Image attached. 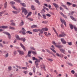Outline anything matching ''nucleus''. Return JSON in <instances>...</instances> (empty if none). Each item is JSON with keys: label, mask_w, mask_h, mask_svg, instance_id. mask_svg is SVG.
<instances>
[{"label": "nucleus", "mask_w": 77, "mask_h": 77, "mask_svg": "<svg viewBox=\"0 0 77 77\" xmlns=\"http://www.w3.org/2000/svg\"><path fill=\"white\" fill-rule=\"evenodd\" d=\"M16 38L17 39V40H18L19 41H20H20H23V42H25L26 40V38H20V37H19V36L18 35H16Z\"/></svg>", "instance_id": "nucleus-1"}, {"label": "nucleus", "mask_w": 77, "mask_h": 77, "mask_svg": "<svg viewBox=\"0 0 77 77\" xmlns=\"http://www.w3.org/2000/svg\"><path fill=\"white\" fill-rule=\"evenodd\" d=\"M40 61H41V60L40 59L38 60L37 59L36 61H35V65L36 66V68H39V66H38V65H39V63H38V62L39 63L40 62Z\"/></svg>", "instance_id": "nucleus-2"}, {"label": "nucleus", "mask_w": 77, "mask_h": 77, "mask_svg": "<svg viewBox=\"0 0 77 77\" xmlns=\"http://www.w3.org/2000/svg\"><path fill=\"white\" fill-rule=\"evenodd\" d=\"M21 10L22 11V13L24 12L25 15H26L27 14H28L27 10H26V9L24 7L22 8Z\"/></svg>", "instance_id": "nucleus-3"}, {"label": "nucleus", "mask_w": 77, "mask_h": 77, "mask_svg": "<svg viewBox=\"0 0 77 77\" xmlns=\"http://www.w3.org/2000/svg\"><path fill=\"white\" fill-rule=\"evenodd\" d=\"M65 36H66V35L64 32H61V34H60L58 37L61 38V37H65Z\"/></svg>", "instance_id": "nucleus-4"}, {"label": "nucleus", "mask_w": 77, "mask_h": 77, "mask_svg": "<svg viewBox=\"0 0 77 77\" xmlns=\"http://www.w3.org/2000/svg\"><path fill=\"white\" fill-rule=\"evenodd\" d=\"M60 20L62 24L64 23L66 27V22H65V20H62L61 18H60Z\"/></svg>", "instance_id": "nucleus-5"}, {"label": "nucleus", "mask_w": 77, "mask_h": 77, "mask_svg": "<svg viewBox=\"0 0 77 77\" xmlns=\"http://www.w3.org/2000/svg\"><path fill=\"white\" fill-rule=\"evenodd\" d=\"M5 34H6L7 35H8V36L9 39H11V35L9 33L6 32H5Z\"/></svg>", "instance_id": "nucleus-6"}, {"label": "nucleus", "mask_w": 77, "mask_h": 77, "mask_svg": "<svg viewBox=\"0 0 77 77\" xmlns=\"http://www.w3.org/2000/svg\"><path fill=\"white\" fill-rule=\"evenodd\" d=\"M32 53V51H28V52L27 54V56L28 57H31V53Z\"/></svg>", "instance_id": "nucleus-7"}, {"label": "nucleus", "mask_w": 77, "mask_h": 77, "mask_svg": "<svg viewBox=\"0 0 77 77\" xmlns=\"http://www.w3.org/2000/svg\"><path fill=\"white\" fill-rule=\"evenodd\" d=\"M61 42L63 44H66V42L65 41V40L63 38H61Z\"/></svg>", "instance_id": "nucleus-8"}, {"label": "nucleus", "mask_w": 77, "mask_h": 77, "mask_svg": "<svg viewBox=\"0 0 77 77\" xmlns=\"http://www.w3.org/2000/svg\"><path fill=\"white\" fill-rule=\"evenodd\" d=\"M8 26H0V29H8Z\"/></svg>", "instance_id": "nucleus-9"}, {"label": "nucleus", "mask_w": 77, "mask_h": 77, "mask_svg": "<svg viewBox=\"0 0 77 77\" xmlns=\"http://www.w3.org/2000/svg\"><path fill=\"white\" fill-rule=\"evenodd\" d=\"M59 50L61 53H63V54H65V51L64 49L60 48L59 49Z\"/></svg>", "instance_id": "nucleus-10"}, {"label": "nucleus", "mask_w": 77, "mask_h": 77, "mask_svg": "<svg viewBox=\"0 0 77 77\" xmlns=\"http://www.w3.org/2000/svg\"><path fill=\"white\" fill-rule=\"evenodd\" d=\"M20 46H21V47H22V48H23V50H24V51H26V48H25V47H24V45H23V44L20 43Z\"/></svg>", "instance_id": "nucleus-11"}, {"label": "nucleus", "mask_w": 77, "mask_h": 77, "mask_svg": "<svg viewBox=\"0 0 77 77\" xmlns=\"http://www.w3.org/2000/svg\"><path fill=\"white\" fill-rule=\"evenodd\" d=\"M23 25H24V21H23V20H22L21 22L19 24V26H23Z\"/></svg>", "instance_id": "nucleus-12"}, {"label": "nucleus", "mask_w": 77, "mask_h": 77, "mask_svg": "<svg viewBox=\"0 0 77 77\" xmlns=\"http://www.w3.org/2000/svg\"><path fill=\"white\" fill-rule=\"evenodd\" d=\"M18 52L20 55H23L24 54V52L22 51H18Z\"/></svg>", "instance_id": "nucleus-13"}, {"label": "nucleus", "mask_w": 77, "mask_h": 77, "mask_svg": "<svg viewBox=\"0 0 77 77\" xmlns=\"http://www.w3.org/2000/svg\"><path fill=\"white\" fill-rule=\"evenodd\" d=\"M22 29L23 31L22 32L23 35H26V33L25 32H26V30L25 29H24V28H23Z\"/></svg>", "instance_id": "nucleus-14"}, {"label": "nucleus", "mask_w": 77, "mask_h": 77, "mask_svg": "<svg viewBox=\"0 0 77 77\" xmlns=\"http://www.w3.org/2000/svg\"><path fill=\"white\" fill-rule=\"evenodd\" d=\"M53 5L54 6H55V8H59V6H58V5H57L55 3H53Z\"/></svg>", "instance_id": "nucleus-15"}, {"label": "nucleus", "mask_w": 77, "mask_h": 77, "mask_svg": "<svg viewBox=\"0 0 77 77\" xmlns=\"http://www.w3.org/2000/svg\"><path fill=\"white\" fill-rule=\"evenodd\" d=\"M69 25L70 27V28L72 30V29H73V27L74 28V27L75 26H74V25H73L71 24H69Z\"/></svg>", "instance_id": "nucleus-16"}, {"label": "nucleus", "mask_w": 77, "mask_h": 77, "mask_svg": "<svg viewBox=\"0 0 77 77\" xmlns=\"http://www.w3.org/2000/svg\"><path fill=\"white\" fill-rule=\"evenodd\" d=\"M70 18L72 20L75 21H77V20H76L75 18L74 17L72 16H71Z\"/></svg>", "instance_id": "nucleus-17"}, {"label": "nucleus", "mask_w": 77, "mask_h": 77, "mask_svg": "<svg viewBox=\"0 0 77 77\" xmlns=\"http://www.w3.org/2000/svg\"><path fill=\"white\" fill-rule=\"evenodd\" d=\"M45 9H44V8H43L42 10L41 13V14H45Z\"/></svg>", "instance_id": "nucleus-18"}, {"label": "nucleus", "mask_w": 77, "mask_h": 77, "mask_svg": "<svg viewBox=\"0 0 77 77\" xmlns=\"http://www.w3.org/2000/svg\"><path fill=\"white\" fill-rule=\"evenodd\" d=\"M15 2L14 1H11L10 2V4L11 5H15Z\"/></svg>", "instance_id": "nucleus-19"}, {"label": "nucleus", "mask_w": 77, "mask_h": 77, "mask_svg": "<svg viewBox=\"0 0 77 77\" xmlns=\"http://www.w3.org/2000/svg\"><path fill=\"white\" fill-rule=\"evenodd\" d=\"M61 5L62 6H63V7L65 9H68V8H67V7H66V6L64 5L63 4H61Z\"/></svg>", "instance_id": "nucleus-20"}, {"label": "nucleus", "mask_w": 77, "mask_h": 77, "mask_svg": "<svg viewBox=\"0 0 77 77\" xmlns=\"http://www.w3.org/2000/svg\"><path fill=\"white\" fill-rule=\"evenodd\" d=\"M56 47L57 48H62V47H63V45H57V46H56Z\"/></svg>", "instance_id": "nucleus-21"}, {"label": "nucleus", "mask_w": 77, "mask_h": 77, "mask_svg": "<svg viewBox=\"0 0 77 77\" xmlns=\"http://www.w3.org/2000/svg\"><path fill=\"white\" fill-rule=\"evenodd\" d=\"M32 53L33 54H34V55H36V54H37V53L36 51H32Z\"/></svg>", "instance_id": "nucleus-22"}, {"label": "nucleus", "mask_w": 77, "mask_h": 77, "mask_svg": "<svg viewBox=\"0 0 77 77\" xmlns=\"http://www.w3.org/2000/svg\"><path fill=\"white\" fill-rule=\"evenodd\" d=\"M20 5H22L23 7H26V4L24 3H20Z\"/></svg>", "instance_id": "nucleus-23"}, {"label": "nucleus", "mask_w": 77, "mask_h": 77, "mask_svg": "<svg viewBox=\"0 0 77 77\" xmlns=\"http://www.w3.org/2000/svg\"><path fill=\"white\" fill-rule=\"evenodd\" d=\"M50 49H51V50H52V51L53 52H54V53H56V50H55L54 49L51 48H50Z\"/></svg>", "instance_id": "nucleus-24"}, {"label": "nucleus", "mask_w": 77, "mask_h": 77, "mask_svg": "<svg viewBox=\"0 0 77 77\" xmlns=\"http://www.w3.org/2000/svg\"><path fill=\"white\" fill-rule=\"evenodd\" d=\"M31 14H32L31 12H29L28 14L26 16V18H28V17H29V16H30V15H31Z\"/></svg>", "instance_id": "nucleus-25"}, {"label": "nucleus", "mask_w": 77, "mask_h": 77, "mask_svg": "<svg viewBox=\"0 0 77 77\" xmlns=\"http://www.w3.org/2000/svg\"><path fill=\"white\" fill-rule=\"evenodd\" d=\"M38 25H33L32 26H31V28H34V27H37Z\"/></svg>", "instance_id": "nucleus-26"}, {"label": "nucleus", "mask_w": 77, "mask_h": 77, "mask_svg": "<svg viewBox=\"0 0 77 77\" xmlns=\"http://www.w3.org/2000/svg\"><path fill=\"white\" fill-rule=\"evenodd\" d=\"M7 2H5V3L4 4L5 8H6L7 7Z\"/></svg>", "instance_id": "nucleus-27"}, {"label": "nucleus", "mask_w": 77, "mask_h": 77, "mask_svg": "<svg viewBox=\"0 0 77 77\" xmlns=\"http://www.w3.org/2000/svg\"><path fill=\"white\" fill-rule=\"evenodd\" d=\"M10 29H11V30H15V28L13 27H11V26H10Z\"/></svg>", "instance_id": "nucleus-28"}, {"label": "nucleus", "mask_w": 77, "mask_h": 77, "mask_svg": "<svg viewBox=\"0 0 77 77\" xmlns=\"http://www.w3.org/2000/svg\"><path fill=\"white\" fill-rule=\"evenodd\" d=\"M35 2L37 3H38V5H40V2H39V1L38 0H35Z\"/></svg>", "instance_id": "nucleus-29"}, {"label": "nucleus", "mask_w": 77, "mask_h": 77, "mask_svg": "<svg viewBox=\"0 0 77 77\" xmlns=\"http://www.w3.org/2000/svg\"><path fill=\"white\" fill-rule=\"evenodd\" d=\"M14 1H15V2H17V3H21V1L20 0H13Z\"/></svg>", "instance_id": "nucleus-30"}, {"label": "nucleus", "mask_w": 77, "mask_h": 77, "mask_svg": "<svg viewBox=\"0 0 77 77\" xmlns=\"http://www.w3.org/2000/svg\"><path fill=\"white\" fill-rule=\"evenodd\" d=\"M74 13V12L72 11L71 13H69V15H73V14Z\"/></svg>", "instance_id": "nucleus-31"}, {"label": "nucleus", "mask_w": 77, "mask_h": 77, "mask_svg": "<svg viewBox=\"0 0 77 77\" xmlns=\"http://www.w3.org/2000/svg\"><path fill=\"white\" fill-rule=\"evenodd\" d=\"M39 29H35L33 30V32H38L39 31Z\"/></svg>", "instance_id": "nucleus-32"}, {"label": "nucleus", "mask_w": 77, "mask_h": 77, "mask_svg": "<svg viewBox=\"0 0 77 77\" xmlns=\"http://www.w3.org/2000/svg\"><path fill=\"white\" fill-rule=\"evenodd\" d=\"M46 50L47 51V52L49 53V54H51L52 53V52H51L50 51L48 50V49H46Z\"/></svg>", "instance_id": "nucleus-33"}, {"label": "nucleus", "mask_w": 77, "mask_h": 77, "mask_svg": "<svg viewBox=\"0 0 77 77\" xmlns=\"http://www.w3.org/2000/svg\"><path fill=\"white\" fill-rule=\"evenodd\" d=\"M39 31L40 33H41V34H42V33H43V31H42V29H39Z\"/></svg>", "instance_id": "nucleus-34"}, {"label": "nucleus", "mask_w": 77, "mask_h": 77, "mask_svg": "<svg viewBox=\"0 0 77 77\" xmlns=\"http://www.w3.org/2000/svg\"><path fill=\"white\" fill-rule=\"evenodd\" d=\"M10 25H12L14 26H15V23L12 22L11 23Z\"/></svg>", "instance_id": "nucleus-35"}, {"label": "nucleus", "mask_w": 77, "mask_h": 77, "mask_svg": "<svg viewBox=\"0 0 77 77\" xmlns=\"http://www.w3.org/2000/svg\"><path fill=\"white\" fill-rule=\"evenodd\" d=\"M31 9L32 10H35V8L34 7V6L32 5L31 7Z\"/></svg>", "instance_id": "nucleus-36"}, {"label": "nucleus", "mask_w": 77, "mask_h": 77, "mask_svg": "<svg viewBox=\"0 0 77 77\" xmlns=\"http://www.w3.org/2000/svg\"><path fill=\"white\" fill-rule=\"evenodd\" d=\"M66 3L67 5H69V6H70V5H72V3L69 2H67Z\"/></svg>", "instance_id": "nucleus-37"}, {"label": "nucleus", "mask_w": 77, "mask_h": 77, "mask_svg": "<svg viewBox=\"0 0 77 77\" xmlns=\"http://www.w3.org/2000/svg\"><path fill=\"white\" fill-rule=\"evenodd\" d=\"M4 14V11H1L0 12V16L2 17V14Z\"/></svg>", "instance_id": "nucleus-38"}, {"label": "nucleus", "mask_w": 77, "mask_h": 77, "mask_svg": "<svg viewBox=\"0 0 77 77\" xmlns=\"http://www.w3.org/2000/svg\"><path fill=\"white\" fill-rule=\"evenodd\" d=\"M32 59L33 60H37V58H35V57H32Z\"/></svg>", "instance_id": "nucleus-39"}, {"label": "nucleus", "mask_w": 77, "mask_h": 77, "mask_svg": "<svg viewBox=\"0 0 77 77\" xmlns=\"http://www.w3.org/2000/svg\"><path fill=\"white\" fill-rule=\"evenodd\" d=\"M26 33H29V34H32V32L29 31H28Z\"/></svg>", "instance_id": "nucleus-40"}, {"label": "nucleus", "mask_w": 77, "mask_h": 77, "mask_svg": "<svg viewBox=\"0 0 77 77\" xmlns=\"http://www.w3.org/2000/svg\"><path fill=\"white\" fill-rule=\"evenodd\" d=\"M67 42L69 45H72V43L71 42Z\"/></svg>", "instance_id": "nucleus-41"}, {"label": "nucleus", "mask_w": 77, "mask_h": 77, "mask_svg": "<svg viewBox=\"0 0 77 77\" xmlns=\"http://www.w3.org/2000/svg\"><path fill=\"white\" fill-rule=\"evenodd\" d=\"M35 69H36V68H35V67H34V68L33 69V71L34 72V74L35 73Z\"/></svg>", "instance_id": "nucleus-42"}, {"label": "nucleus", "mask_w": 77, "mask_h": 77, "mask_svg": "<svg viewBox=\"0 0 77 77\" xmlns=\"http://www.w3.org/2000/svg\"><path fill=\"white\" fill-rule=\"evenodd\" d=\"M43 8H44L47 11H48V9L45 7V6H43Z\"/></svg>", "instance_id": "nucleus-43"}, {"label": "nucleus", "mask_w": 77, "mask_h": 77, "mask_svg": "<svg viewBox=\"0 0 77 77\" xmlns=\"http://www.w3.org/2000/svg\"><path fill=\"white\" fill-rule=\"evenodd\" d=\"M52 44H54V45L55 46H56H56H57V45H56V43L55 42H54V41H53V42H52Z\"/></svg>", "instance_id": "nucleus-44"}, {"label": "nucleus", "mask_w": 77, "mask_h": 77, "mask_svg": "<svg viewBox=\"0 0 77 77\" xmlns=\"http://www.w3.org/2000/svg\"><path fill=\"white\" fill-rule=\"evenodd\" d=\"M42 23H44V24H47V23H48V21H43V22H42Z\"/></svg>", "instance_id": "nucleus-45"}, {"label": "nucleus", "mask_w": 77, "mask_h": 77, "mask_svg": "<svg viewBox=\"0 0 77 77\" xmlns=\"http://www.w3.org/2000/svg\"><path fill=\"white\" fill-rule=\"evenodd\" d=\"M43 16L44 19H46V16L45 14H43Z\"/></svg>", "instance_id": "nucleus-46"}, {"label": "nucleus", "mask_w": 77, "mask_h": 77, "mask_svg": "<svg viewBox=\"0 0 77 77\" xmlns=\"http://www.w3.org/2000/svg\"><path fill=\"white\" fill-rule=\"evenodd\" d=\"M60 57L62 58V57H63V55L62 54H60Z\"/></svg>", "instance_id": "nucleus-47"}, {"label": "nucleus", "mask_w": 77, "mask_h": 77, "mask_svg": "<svg viewBox=\"0 0 77 77\" xmlns=\"http://www.w3.org/2000/svg\"><path fill=\"white\" fill-rule=\"evenodd\" d=\"M74 28L75 29V31H76V32H77V27H75V26H74Z\"/></svg>", "instance_id": "nucleus-48"}, {"label": "nucleus", "mask_w": 77, "mask_h": 77, "mask_svg": "<svg viewBox=\"0 0 77 77\" xmlns=\"http://www.w3.org/2000/svg\"><path fill=\"white\" fill-rule=\"evenodd\" d=\"M46 16L48 17H51V15L50 14H46Z\"/></svg>", "instance_id": "nucleus-49"}, {"label": "nucleus", "mask_w": 77, "mask_h": 77, "mask_svg": "<svg viewBox=\"0 0 77 77\" xmlns=\"http://www.w3.org/2000/svg\"><path fill=\"white\" fill-rule=\"evenodd\" d=\"M44 34L46 35V36H48V35L47 34V33L46 32H44Z\"/></svg>", "instance_id": "nucleus-50"}, {"label": "nucleus", "mask_w": 77, "mask_h": 77, "mask_svg": "<svg viewBox=\"0 0 77 77\" xmlns=\"http://www.w3.org/2000/svg\"><path fill=\"white\" fill-rule=\"evenodd\" d=\"M56 55L58 57H60V54H59L58 53H57L56 54Z\"/></svg>", "instance_id": "nucleus-51"}, {"label": "nucleus", "mask_w": 77, "mask_h": 77, "mask_svg": "<svg viewBox=\"0 0 77 77\" xmlns=\"http://www.w3.org/2000/svg\"><path fill=\"white\" fill-rule=\"evenodd\" d=\"M71 72L73 74H74V73H75V72L74 71V70H72L71 71Z\"/></svg>", "instance_id": "nucleus-52"}, {"label": "nucleus", "mask_w": 77, "mask_h": 77, "mask_svg": "<svg viewBox=\"0 0 77 77\" xmlns=\"http://www.w3.org/2000/svg\"><path fill=\"white\" fill-rule=\"evenodd\" d=\"M17 51H14V55H16L17 54Z\"/></svg>", "instance_id": "nucleus-53"}, {"label": "nucleus", "mask_w": 77, "mask_h": 77, "mask_svg": "<svg viewBox=\"0 0 77 77\" xmlns=\"http://www.w3.org/2000/svg\"><path fill=\"white\" fill-rule=\"evenodd\" d=\"M12 12L13 13H14V14H18V13L17 11H13Z\"/></svg>", "instance_id": "nucleus-54"}, {"label": "nucleus", "mask_w": 77, "mask_h": 77, "mask_svg": "<svg viewBox=\"0 0 77 77\" xmlns=\"http://www.w3.org/2000/svg\"><path fill=\"white\" fill-rule=\"evenodd\" d=\"M30 48L31 50H35H35H35V48H34L33 47H31Z\"/></svg>", "instance_id": "nucleus-55"}, {"label": "nucleus", "mask_w": 77, "mask_h": 77, "mask_svg": "<svg viewBox=\"0 0 77 77\" xmlns=\"http://www.w3.org/2000/svg\"><path fill=\"white\" fill-rule=\"evenodd\" d=\"M68 65H70V66H72V64H71V63H68Z\"/></svg>", "instance_id": "nucleus-56"}, {"label": "nucleus", "mask_w": 77, "mask_h": 77, "mask_svg": "<svg viewBox=\"0 0 77 77\" xmlns=\"http://www.w3.org/2000/svg\"><path fill=\"white\" fill-rule=\"evenodd\" d=\"M63 16L64 17V18H67V17H66V16L65 15L63 14Z\"/></svg>", "instance_id": "nucleus-57"}, {"label": "nucleus", "mask_w": 77, "mask_h": 77, "mask_svg": "<svg viewBox=\"0 0 77 77\" xmlns=\"http://www.w3.org/2000/svg\"><path fill=\"white\" fill-rule=\"evenodd\" d=\"M16 67H17V68H18L19 69H21V67L20 66H19L18 65H16Z\"/></svg>", "instance_id": "nucleus-58"}, {"label": "nucleus", "mask_w": 77, "mask_h": 77, "mask_svg": "<svg viewBox=\"0 0 77 77\" xmlns=\"http://www.w3.org/2000/svg\"><path fill=\"white\" fill-rule=\"evenodd\" d=\"M8 70H11V66H10L8 67Z\"/></svg>", "instance_id": "nucleus-59"}, {"label": "nucleus", "mask_w": 77, "mask_h": 77, "mask_svg": "<svg viewBox=\"0 0 77 77\" xmlns=\"http://www.w3.org/2000/svg\"><path fill=\"white\" fill-rule=\"evenodd\" d=\"M22 69H27V68L26 67H22Z\"/></svg>", "instance_id": "nucleus-60"}, {"label": "nucleus", "mask_w": 77, "mask_h": 77, "mask_svg": "<svg viewBox=\"0 0 77 77\" xmlns=\"http://www.w3.org/2000/svg\"><path fill=\"white\" fill-rule=\"evenodd\" d=\"M43 68L44 69L45 71H46V69H45V65H44L43 66Z\"/></svg>", "instance_id": "nucleus-61"}, {"label": "nucleus", "mask_w": 77, "mask_h": 77, "mask_svg": "<svg viewBox=\"0 0 77 77\" xmlns=\"http://www.w3.org/2000/svg\"><path fill=\"white\" fill-rule=\"evenodd\" d=\"M60 10H61L62 11H63V8H62V7H60Z\"/></svg>", "instance_id": "nucleus-62"}, {"label": "nucleus", "mask_w": 77, "mask_h": 77, "mask_svg": "<svg viewBox=\"0 0 77 77\" xmlns=\"http://www.w3.org/2000/svg\"><path fill=\"white\" fill-rule=\"evenodd\" d=\"M12 7L13 8V9H15V7L14 5H12Z\"/></svg>", "instance_id": "nucleus-63"}, {"label": "nucleus", "mask_w": 77, "mask_h": 77, "mask_svg": "<svg viewBox=\"0 0 77 77\" xmlns=\"http://www.w3.org/2000/svg\"><path fill=\"white\" fill-rule=\"evenodd\" d=\"M49 13L51 14L52 15H54V13L51 12H49Z\"/></svg>", "instance_id": "nucleus-64"}]
</instances>
